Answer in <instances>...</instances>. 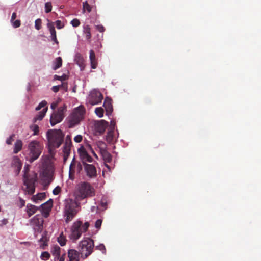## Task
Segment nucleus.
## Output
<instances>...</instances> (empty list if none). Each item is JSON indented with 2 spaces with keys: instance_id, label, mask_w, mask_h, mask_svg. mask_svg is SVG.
I'll return each instance as SVG.
<instances>
[{
  "instance_id": "1",
  "label": "nucleus",
  "mask_w": 261,
  "mask_h": 261,
  "mask_svg": "<svg viewBox=\"0 0 261 261\" xmlns=\"http://www.w3.org/2000/svg\"><path fill=\"white\" fill-rule=\"evenodd\" d=\"M85 113V108L82 105L74 108L66 119L68 127L72 128L79 125L84 119Z\"/></svg>"
},
{
  "instance_id": "47",
  "label": "nucleus",
  "mask_w": 261,
  "mask_h": 261,
  "mask_svg": "<svg viewBox=\"0 0 261 261\" xmlns=\"http://www.w3.org/2000/svg\"><path fill=\"white\" fill-rule=\"evenodd\" d=\"M102 224V220L100 219H97L95 223V227L97 229H100Z\"/></svg>"
},
{
  "instance_id": "14",
  "label": "nucleus",
  "mask_w": 261,
  "mask_h": 261,
  "mask_svg": "<svg viewBox=\"0 0 261 261\" xmlns=\"http://www.w3.org/2000/svg\"><path fill=\"white\" fill-rule=\"evenodd\" d=\"M106 111V115L109 117L112 115L113 111V107L112 104V99L106 97L105 99L103 106Z\"/></svg>"
},
{
  "instance_id": "19",
  "label": "nucleus",
  "mask_w": 261,
  "mask_h": 261,
  "mask_svg": "<svg viewBox=\"0 0 261 261\" xmlns=\"http://www.w3.org/2000/svg\"><path fill=\"white\" fill-rule=\"evenodd\" d=\"M80 254L81 253L80 251H77L75 249H69L68 251V257L69 259H80Z\"/></svg>"
},
{
  "instance_id": "5",
  "label": "nucleus",
  "mask_w": 261,
  "mask_h": 261,
  "mask_svg": "<svg viewBox=\"0 0 261 261\" xmlns=\"http://www.w3.org/2000/svg\"><path fill=\"white\" fill-rule=\"evenodd\" d=\"M89 226L90 224L88 221L85 222L84 224L80 220L74 222L71 228L70 239L73 241L78 240L81 237L82 233L87 231Z\"/></svg>"
},
{
  "instance_id": "34",
  "label": "nucleus",
  "mask_w": 261,
  "mask_h": 261,
  "mask_svg": "<svg viewBox=\"0 0 261 261\" xmlns=\"http://www.w3.org/2000/svg\"><path fill=\"white\" fill-rule=\"evenodd\" d=\"M50 255L47 251H44L42 252L40 255V259L42 260L46 261L49 259Z\"/></svg>"
},
{
  "instance_id": "43",
  "label": "nucleus",
  "mask_w": 261,
  "mask_h": 261,
  "mask_svg": "<svg viewBox=\"0 0 261 261\" xmlns=\"http://www.w3.org/2000/svg\"><path fill=\"white\" fill-rule=\"evenodd\" d=\"M58 29H61L64 27V24L60 20H56L55 22Z\"/></svg>"
},
{
  "instance_id": "41",
  "label": "nucleus",
  "mask_w": 261,
  "mask_h": 261,
  "mask_svg": "<svg viewBox=\"0 0 261 261\" xmlns=\"http://www.w3.org/2000/svg\"><path fill=\"white\" fill-rule=\"evenodd\" d=\"M70 24L73 27L76 28L80 25V21L77 18H74L71 21Z\"/></svg>"
},
{
  "instance_id": "52",
  "label": "nucleus",
  "mask_w": 261,
  "mask_h": 261,
  "mask_svg": "<svg viewBox=\"0 0 261 261\" xmlns=\"http://www.w3.org/2000/svg\"><path fill=\"white\" fill-rule=\"evenodd\" d=\"M61 191V188L59 186H57L53 191V194L54 195H57L59 194Z\"/></svg>"
},
{
  "instance_id": "61",
  "label": "nucleus",
  "mask_w": 261,
  "mask_h": 261,
  "mask_svg": "<svg viewBox=\"0 0 261 261\" xmlns=\"http://www.w3.org/2000/svg\"><path fill=\"white\" fill-rule=\"evenodd\" d=\"M91 67L92 69H95L96 68L97 65L95 61H91Z\"/></svg>"
},
{
  "instance_id": "28",
  "label": "nucleus",
  "mask_w": 261,
  "mask_h": 261,
  "mask_svg": "<svg viewBox=\"0 0 261 261\" xmlns=\"http://www.w3.org/2000/svg\"><path fill=\"white\" fill-rule=\"evenodd\" d=\"M61 248L58 245H54L51 248L50 252L53 255L60 254Z\"/></svg>"
},
{
  "instance_id": "8",
  "label": "nucleus",
  "mask_w": 261,
  "mask_h": 261,
  "mask_svg": "<svg viewBox=\"0 0 261 261\" xmlns=\"http://www.w3.org/2000/svg\"><path fill=\"white\" fill-rule=\"evenodd\" d=\"M30 223L33 227L35 237L37 236L38 233L42 232L44 220L41 215H36L30 220Z\"/></svg>"
},
{
  "instance_id": "3",
  "label": "nucleus",
  "mask_w": 261,
  "mask_h": 261,
  "mask_svg": "<svg viewBox=\"0 0 261 261\" xmlns=\"http://www.w3.org/2000/svg\"><path fill=\"white\" fill-rule=\"evenodd\" d=\"M64 204L63 216L65 218L66 223H68L75 216L77 213L76 208L80 206V203L76 199H67L65 200Z\"/></svg>"
},
{
  "instance_id": "26",
  "label": "nucleus",
  "mask_w": 261,
  "mask_h": 261,
  "mask_svg": "<svg viewBox=\"0 0 261 261\" xmlns=\"http://www.w3.org/2000/svg\"><path fill=\"white\" fill-rule=\"evenodd\" d=\"M61 87H64V90L65 91L68 90V86L67 83H62L60 85L54 86L51 87V90L54 92L57 93L59 91Z\"/></svg>"
},
{
  "instance_id": "17",
  "label": "nucleus",
  "mask_w": 261,
  "mask_h": 261,
  "mask_svg": "<svg viewBox=\"0 0 261 261\" xmlns=\"http://www.w3.org/2000/svg\"><path fill=\"white\" fill-rule=\"evenodd\" d=\"M39 210H40L39 206L28 203L26 206L25 211L27 213L28 217H30Z\"/></svg>"
},
{
  "instance_id": "50",
  "label": "nucleus",
  "mask_w": 261,
  "mask_h": 261,
  "mask_svg": "<svg viewBox=\"0 0 261 261\" xmlns=\"http://www.w3.org/2000/svg\"><path fill=\"white\" fill-rule=\"evenodd\" d=\"M63 152L64 154H70L71 152V148L67 147L66 146L63 147Z\"/></svg>"
},
{
  "instance_id": "2",
  "label": "nucleus",
  "mask_w": 261,
  "mask_h": 261,
  "mask_svg": "<svg viewBox=\"0 0 261 261\" xmlns=\"http://www.w3.org/2000/svg\"><path fill=\"white\" fill-rule=\"evenodd\" d=\"M43 145L38 140H32L28 144V149L25 155V160L30 163L36 160L40 155Z\"/></svg>"
},
{
  "instance_id": "46",
  "label": "nucleus",
  "mask_w": 261,
  "mask_h": 261,
  "mask_svg": "<svg viewBox=\"0 0 261 261\" xmlns=\"http://www.w3.org/2000/svg\"><path fill=\"white\" fill-rule=\"evenodd\" d=\"M89 58L90 62L95 61V55L94 51L93 50H90V51Z\"/></svg>"
},
{
  "instance_id": "6",
  "label": "nucleus",
  "mask_w": 261,
  "mask_h": 261,
  "mask_svg": "<svg viewBox=\"0 0 261 261\" xmlns=\"http://www.w3.org/2000/svg\"><path fill=\"white\" fill-rule=\"evenodd\" d=\"M94 247L93 240L90 238H84L81 240L78 246V249L81 254V257L84 259L92 254Z\"/></svg>"
},
{
  "instance_id": "57",
  "label": "nucleus",
  "mask_w": 261,
  "mask_h": 261,
  "mask_svg": "<svg viewBox=\"0 0 261 261\" xmlns=\"http://www.w3.org/2000/svg\"><path fill=\"white\" fill-rule=\"evenodd\" d=\"M100 205L103 208V210H105L107 208V202L106 201H103L101 200L100 202Z\"/></svg>"
},
{
  "instance_id": "40",
  "label": "nucleus",
  "mask_w": 261,
  "mask_h": 261,
  "mask_svg": "<svg viewBox=\"0 0 261 261\" xmlns=\"http://www.w3.org/2000/svg\"><path fill=\"white\" fill-rule=\"evenodd\" d=\"M42 20L40 18L37 19L35 21V28L37 30H39L41 28Z\"/></svg>"
},
{
  "instance_id": "11",
  "label": "nucleus",
  "mask_w": 261,
  "mask_h": 261,
  "mask_svg": "<svg viewBox=\"0 0 261 261\" xmlns=\"http://www.w3.org/2000/svg\"><path fill=\"white\" fill-rule=\"evenodd\" d=\"M23 184L29 189V192L31 194H33L35 192V184L37 181L36 177H29L26 173L23 176Z\"/></svg>"
},
{
  "instance_id": "9",
  "label": "nucleus",
  "mask_w": 261,
  "mask_h": 261,
  "mask_svg": "<svg viewBox=\"0 0 261 261\" xmlns=\"http://www.w3.org/2000/svg\"><path fill=\"white\" fill-rule=\"evenodd\" d=\"M66 107H60L58 108L57 111H54L50 115V123L51 126H54L56 124L61 122L64 118V111L66 110Z\"/></svg>"
},
{
  "instance_id": "45",
  "label": "nucleus",
  "mask_w": 261,
  "mask_h": 261,
  "mask_svg": "<svg viewBox=\"0 0 261 261\" xmlns=\"http://www.w3.org/2000/svg\"><path fill=\"white\" fill-rule=\"evenodd\" d=\"M77 151L79 154L80 157L84 155V152H87L83 146H82L80 148H79L77 150Z\"/></svg>"
},
{
  "instance_id": "15",
  "label": "nucleus",
  "mask_w": 261,
  "mask_h": 261,
  "mask_svg": "<svg viewBox=\"0 0 261 261\" xmlns=\"http://www.w3.org/2000/svg\"><path fill=\"white\" fill-rule=\"evenodd\" d=\"M48 23H47V27L49 30L50 33V37L51 40H53L55 43L58 44L59 42L57 39L56 31L54 25V23L50 22L49 19H47Z\"/></svg>"
},
{
  "instance_id": "54",
  "label": "nucleus",
  "mask_w": 261,
  "mask_h": 261,
  "mask_svg": "<svg viewBox=\"0 0 261 261\" xmlns=\"http://www.w3.org/2000/svg\"><path fill=\"white\" fill-rule=\"evenodd\" d=\"M96 28L99 32L101 33H103L105 30V27L101 24L96 25Z\"/></svg>"
},
{
  "instance_id": "37",
  "label": "nucleus",
  "mask_w": 261,
  "mask_h": 261,
  "mask_svg": "<svg viewBox=\"0 0 261 261\" xmlns=\"http://www.w3.org/2000/svg\"><path fill=\"white\" fill-rule=\"evenodd\" d=\"M30 129L33 131V135H36L38 134L39 129V126L37 124H33L30 126Z\"/></svg>"
},
{
  "instance_id": "32",
  "label": "nucleus",
  "mask_w": 261,
  "mask_h": 261,
  "mask_svg": "<svg viewBox=\"0 0 261 261\" xmlns=\"http://www.w3.org/2000/svg\"><path fill=\"white\" fill-rule=\"evenodd\" d=\"M114 130L109 129L107 135V140L109 142H111L114 139Z\"/></svg>"
},
{
  "instance_id": "29",
  "label": "nucleus",
  "mask_w": 261,
  "mask_h": 261,
  "mask_svg": "<svg viewBox=\"0 0 261 261\" xmlns=\"http://www.w3.org/2000/svg\"><path fill=\"white\" fill-rule=\"evenodd\" d=\"M57 241L61 246H64L66 245L67 240L63 236V233H61L59 237H58Z\"/></svg>"
},
{
  "instance_id": "60",
  "label": "nucleus",
  "mask_w": 261,
  "mask_h": 261,
  "mask_svg": "<svg viewBox=\"0 0 261 261\" xmlns=\"http://www.w3.org/2000/svg\"><path fill=\"white\" fill-rule=\"evenodd\" d=\"M16 17H17L16 13L15 12H13L11 16V22H12L16 19Z\"/></svg>"
},
{
  "instance_id": "49",
  "label": "nucleus",
  "mask_w": 261,
  "mask_h": 261,
  "mask_svg": "<svg viewBox=\"0 0 261 261\" xmlns=\"http://www.w3.org/2000/svg\"><path fill=\"white\" fill-rule=\"evenodd\" d=\"M15 135L14 134H12L7 139H6V144H8V145H11L12 144V140H13V137H14Z\"/></svg>"
},
{
  "instance_id": "30",
  "label": "nucleus",
  "mask_w": 261,
  "mask_h": 261,
  "mask_svg": "<svg viewBox=\"0 0 261 261\" xmlns=\"http://www.w3.org/2000/svg\"><path fill=\"white\" fill-rule=\"evenodd\" d=\"M42 176L44 180H46L48 183H49L50 180H51V175L48 171L44 170L42 173Z\"/></svg>"
},
{
  "instance_id": "38",
  "label": "nucleus",
  "mask_w": 261,
  "mask_h": 261,
  "mask_svg": "<svg viewBox=\"0 0 261 261\" xmlns=\"http://www.w3.org/2000/svg\"><path fill=\"white\" fill-rule=\"evenodd\" d=\"M67 79V76L63 74L62 76H59L57 74L54 75V80H59L61 81H63Z\"/></svg>"
},
{
  "instance_id": "18",
  "label": "nucleus",
  "mask_w": 261,
  "mask_h": 261,
  "mask_svg": "<svg viewBox=\"0 0 261 261\" xmlns=\"http://www.w3.org/2000/svg\"><path fill=\"white\" fill-rule=\"evenodd\" d=\"M48 232L46 230L42 232L41 238L39 240V242L40 243V246L43 249L44 247L48 245L47 242L49 241V238L47 237Z\"/></svg>"
},
{
  "instance_id": "10",
  "label": "nucleus",
  "mask_w": 261,
  "mask_h": 261,
  "mask_svg": "<svg viewBox=\"0 0 261 261\" xmlns=\"http://www.w3.org/2000/svg\"><path fill=\"white\" fill-rule=\"evenodd\" d=\"M103 98L101 93L98 90L94 89L90 91L87 102L92 106L98 105L101 102Z\"/></svg>"
},
{
  "instance_id": "48",
  "label": "nucleus",
  "mask_w": 261,
  "mask_h": 261,
  "mask_svg": "<svg viewBox=\"0 0 261 261\" xmlns=\"http://www.w3.org/2000/svg\"><path fill=\"white\" fill-rule=\"evenodd\" d=\"M12 23H13V26L14 28H18L21 24L20 20L19 19L14 20Z\"/></svg>"
},
{
  "instance_id": "42",
  "label": "nucleus",
  "mask_w": 261,
  "mask_h": 261,
  "mask_svg": "<svg viewBox=\"0 0 261 261\" xmlns=\"http://www.w3.org/2000/svg\"><path fill=\"white\" fill-rule=\"evenodd\" d=\"M19 203H17V205L19 208H22L25 205V201L21 197H19Z\"/></svg>"
},
{
  "instance_id": "55",
  "label": "nucleus",
  "mask_w": 261,
  "mask_h": 261,
  "mask_svg": "<svg viewBox=\"0 0 261 261\" xmlns=\"http://www.w3.org/2000/svg\"><path fill=\"white\" fill-rule=\"evenodd\" d=\"M115 126H116L115 122L114 120H111L110 121L109 129H110L115 130Z\"/></svg>"
},
{
  "instance_id": "22",
  "label": "nucleus",
  "mask_w": 261,
  "mask_h": 261,
  "mask_svg": "<svg viewBox=\"0 0 261 261\" xmlns=\"http://www.w3.org/2000/svg\"><path fill=\"white\" fill-rule=\"evenodd\" d=\"M40 210L41 212L40 215H42V217L46 218L48 217L51 208V206L46 207L44 206L43 207H40Z\"/></svg>"
},
{
  "instance_id": "44",
  "label": "nucleus",
  "mask_w": 261,
  "mask_h": 261,
  "mask_svg": "<svg viewBox=\"0 0 261 261\" xmlns=\"http://www.w3.org/2000/svg\"><path fill=\"white\" fill-rule=\"evenodd\" d=\"M47 103L45 100H42L39 103L38 106L36 107V110H39L42 108L45 107Z\"/></svg>"
},
{
  "instance_id": "64",
  "label": "nucleus",
  "mask_w": 261,
  "mask_h": 261,
  "mask_svg": "<svg viewBox=\"0 0 261 261\" xmlns=\"http://www.w3.org/2000/svg\"><path fill=\"white\" fill-rule=\"evenodd\" d=\"M57 103H52L51 104V105H50V108L52 110H54L56 109V108L57 107Z\"/></svg>"
},
{
  "instance_id": "36",
  "label": "nucleus",
  "mask_w": 261,
  "mask_h": 261,
  "mask_svg": "<svg viewBox=\"0 0 261 261\" xmlns=\"http://www.w3.org/2000/svg\"><path fill=\"white\" fill-rule=\"evenodd\" d=\"M96 250H100L102 254H106V249L103 244H100L99 245L95 246Z\"/></svg>"
},
{
  "instance_id": "12",
  "label": "nucleus",
  "mask_w": 261,
  "mask_h": 261,
  "mask_svg": "<svg viewBox=\"0 0 261 261\" xmlns=\"http://www.w3.org/2000/svg\"><path fill=\"white\" fill-rule=\"evenodd\" d=\"M83 166L84 171L88 178L92 179L97 177V170L93 164L84 163Z\"/></svg>"
},
{
  "instance_id": "21",
  "label": "nucleus",
  "mask_w": 261,
  "mask_h": 261,
  "mask_svg": "<svg viewBox=\"0 0 261 261\" xmlns=\"http://www.w3.org/2000/svg\"><path fill=\"white\" fill-rule=\"evenodd\" d=\"M82 163L84 165V163H92L93 161V159L92 157L88 153V152H85L82 156L80 157Z\"/></svg>"
},
{
  "instance_id": "13",
  "label": "nucleus",
  "mask_w": 261,
  "mask_h": 261,
  "mask_svg": "<svg viewBox=\"0 0 261 261\" xmlns=\"http://www.w3.org/2000/svg\"><path fill=\"white\" fill-rule=\"evenodd\" d=\"M109 125V122L105 120H100L95 122L94 124L96 132L99 134H102Z\"/></svg>"
},
{
  "instance_id": "51",
  "label": "nucleus",
  "mask_w": 261,
  "mask_h": 261,
  "mask_svg": "<svg viewBox=\"0 0 261 261\" xmlns=\"http://www.w3.org/2000/svg\"><path fill=\"white\" fill-rule=\"evenodd\" d=\"M78 59V61H77L76 63L79 65V66L81 67V64H82V61H80L82 59L81 58L80 55L77 54L75 56V61H76V60Z\"/></svg>"
},
{
  "instance_id": "62",
  "label": "nucleus",
  "mask_w": 261,
  "mask_h": 261,
  "mask_svg": "<svg viewBox=\"0 0 261 261\" xmlns=\"http://www.w3.org/2000/svg\"><path fill=\"white\" fill-rule=\"evenodd\" d=\"M66 253H63L61 256L60 255L59 261H64L65 258Z\"/></svg>"
},
{
  "instance_id": "24",
  "label": "nucleus",
  "mask_w": 261,
  "mask_h": 261,
  "mask_svg": "<svg viewBox=\"0 0 261 261\" xmlns=\"http://www.w3.org/2000/svg\"><path fill=\"white\" fill-rule=\"evenodd\" d=\"M62 59L60 57L56 58L53 62V69L55 70L59 69L62 66Z\"/></svg>"
},
{
  "instance_id": "27",
  "label": "nucleus",
  "mask_w": 261,
  "mask_h": 261,
  "mask_svg": "<svg viewBox=\"0 0 261 261\" xmlns=\"http://www.w3.org/2000/svg\"><path fill=\"white\" fill-rule=\"evenodd\" d=\"M83 33L86 34V39L89 40L91 39V31L89 25L84 24L83 25Z\"/></svg>"
},
{
  "instance_id": "23",
  "label": "nucleus",
  "mask_w": 261,
  "mask_h": 261,
  "mask_svg": "<svg viewBox=\"0 0 261 261\" xmlns=\"http://www.w3.org/2000/svg\"><path fill=\"white\" fill-rule=\"evenodd\" d=\"M47 110V108H44L43 109L39 112L33 118V122H36L37 120H41L45 115L46 112Z\"/></svg>"
},
{
  "instance_id": "33",
  "label": "nucleus",
  "mask_w": 261,
  "mask_h": 261,
  "mask_svg": "<svg viewBox=\"0 0 261 261\" xmlns=\"http://www.w3.org/2000/svg\"><path fill=\"white\" fill-rule=\"evenodd\" d=\"M83 10L84 12L87 10L89 13L92 10V7L88 3L87 1L83 3Z\"/></svg>"
},
{
  "instance_id": "4",
  "label": "nucleus",
  "mask_w": 261,
  "mask_h": 261,
  "mask_svg": "<svg viewBox=\"0 0 261 261\" xmlns=\"http://www.w3.org/2000/svg\"><path fill=\"white\" fill-rule=\"evenodd\" d=\"M65 134L61 129H49L46 132V138L50 145L58 148L62 144Z\"/></svg>"
},
{
  "instance_id": "16",
  "label": "nucleus",
  "mask_w": 261,
  "mask_h": 261,
  "mask_svg": "<svg viewBox=\"0 0 261 261\" xmlns=\"http://www.w3.org/2000/svg\"><path fill=\"white\" fill-rule=\"evenodd\" d=\"M100 154L105 162L110 163L112 160V156L110 153H109L106 147L103 148H100Z\"/></svg>"
},
{
  "instance_id": "20",
  "label": "nucleus",
  "mask_w": 261,
  "mask_h": 261,
  "mask_svg": "<svg viewBox=\"0 0 261 261\" xmlns=\"http://www.w3.org/2000/svg\"><path fill=\"white\" fill-rule=\"evenodd\" d=\"M45 197L46 193L45 192L39 193L36 195H33L31 198V200L33 202L37 203L39 201L43 200Z\"/></svg>"
},
{
  "instance_id": "63",
  "label": "nucleus",
  "mask_w": 261,
  "mask_h": 261,
  "mask_svg": "<svg viewBox=\"0 0 261 261\" xmlns=\"http://www.w3.org/2000/svg\"><path fill=\"white\" fill-rule=\"evenodd\" d=\"M49 205H50V204H48V202H47V201L42 204H41L40 206H39V207H46V206H49Z\"/></svg>"
},
{
  "instance_id": "25",
  "label": "nucleus",
  "mask_w": 261,
  "mask_h": 261,
  "mask_svg": "<svg viewBox=\"0 0 261 261\" xmlns=\"http://www.w3.org/2000/svg\"><path fill=\"white\" fill-rule=\"evenodd\" d=\"M22 147V142L20 140H17L14 144L13 148V153L15 154L19 152Z\"/></svg>"
},
{
  "instance_id": "56",
  "label": "nucleus",
  "mask_w": 261,
  "mask_h": 261,
  "mask_svg": "<svg viewBox=\"0 0 261 261\" xmlns=\"http://www.w3.org/2000/svg\"><path fill=\"white\" fill-rule=\"evenodd\" d=\"M71 146H72L71 139H69V141H65L63 146H66L67 147H70L71 148Z\"/></svg>"
},
{
  "instance_id": "59",
  "label": "nucleus",
  "mask_w": 261,
  "mask_h": 261,
  "mask_svg": "<svg viewBox=\"0 0 261 261\" xmlns=\"http://www.w3.org/2000/svg\"><path fill=\"white\" fill-rule=\"evenodd\" d=\"M88 148L90 150V151H91V152L92 153V154H93V155L94 156H95L96 158H97V154L95 153V152H94V150L93 149L92 146L90 144H88L87 145Z\"/></svg>"
},
{
  "instance_id": "53",
  "label": "nucleus",
  "mask_w": 261,
  "mask_h": 261,
  "mask_svg": "<svg viewBox=\"0 0 261 261\" xmlns=\"http://www.w3.org/2000/svg\"><path fill=\"white\" fill-rule=\"evenodd\" d=\"M82 140V136L81 135H77L74 138V141L76 143H80Z\"/></svg>"
},
{
  "instance_id": "35",
  "label": "nucleus",
  "mask_w": 261,
  "mask_h": 261,
  "mask_svg": "<svg viewBox=\"0 0 261 261\" xmlns=\"http://www.w3.org/2000/svg\"><path fill=\"white\" fill-rule=\"evenodd\" d=\"M45 12L46 13H49L52 10V4L51 2H47L45 3L44 5Z\"/></svg>"
},
{
  "instance_id": "39",
  "label": "nucleus",
  "mask_w": 261,
  "mask_h": 261,
  "mask_svg": "<svg viewBox=\"0 0 261 261\" xmlns=\"http://www.w3.org/2000/svg\"><path fill=\"white\" fill-rule=\"evenodd\" d=\"M84 166L82 163H78L76 166V171L77 174L80 175L83 171Z\"/></svg>"
},
{
  "instance_id": "7",
  "label": "nucleus",
  "mask_w": 261,
  "mask_h": 261,
  "mask_svg": "<svg viewBox=\"0 0 261 261\" xmlns=\"http://www.w3.org/2000/svg\"><path fill=\"white\" fill-rule=\"evenodd\" d=\"M92 189L90 185L87 182H82L79 187L76 193L75 199L77 201H81L91 196Z\"/></svg>"
},
{
  "instance_id": "31",
  "label": "nucleus",
  "mask_w": 261,
  "mask_h": 261,
  "mask_svg": "<svg viewBox=\"0 0 261 261\" xmlns=\"http://www.w3.org/2000/svg\"><path fill=\"white\" fill-rule=\"evenodd\" d=\"M95 113L99 118H102L103 116L104 109L102 107H97L95 109Z\"/></svg>"
},
{
  "instance_id": "58",
  "label": "nucleus",
  "mask_w": 261,
  "mask_h": 261,
  "mask_svg": "<svg viewBox=\"0 0 261 261\" xmlns=\"http://www.w3.org/2000/svg\"><path fill=\"white\" fill-rule=\"evenodd\" d=\"M8 223V221L7 219L4 218L1 220V224H0V226H3L4 225H6Z\"/></svg>"
}]
</instances>
